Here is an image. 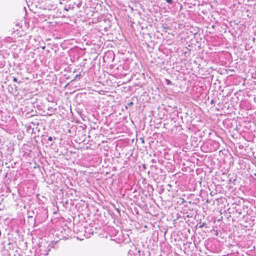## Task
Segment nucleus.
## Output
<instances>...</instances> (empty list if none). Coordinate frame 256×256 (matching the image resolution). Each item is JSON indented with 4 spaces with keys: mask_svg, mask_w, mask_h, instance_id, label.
<instances>
[{
    "mask_svg": "<svg viewBox=\"0 0 256 256\" xmlns=\"http://www.w3.org/2000/svg\"><path fill=\"white\" fill-rule=\"evenodd\" d=\"M152 162L153 163L156 162V160H152Z\"/></svg>",
    "mask_w": 256,
    "mask_h": 256,
    "instance_id": "obj_16",
    "label": "nucleus"
},
{
    "mask_svg": "<svg viewBox=\"0 0 256 256\" xmlns=\"http://www.w3.org/2000/svg\"><path fill=\"white\" fill-rule=\"evenodd\" d=\"M134 104L133 102H130L128 104V105L129 106H132Z\"/></svg>",
    "mask_w": 256,
    "mask_h": 256,
    "instance_id": "obj_10",
    "label": "nucleus"
},
{
    "mask_svg": "<svg viewBox=\"0 0 256 256\" xmlns=\"http://www.w3.org/2000/svg\"><path fill=\"white\" fill-rule=\"evenodd\" d=\"M83 72L82 74H81V78H82L83 84L89 83L92 80V72L89 70H84L82 69L81 72Z\"/></svg>",
    "mask_w": 256,
    "mask_h": 256,
    "instance_id": "obj_1",
    "label": "nucleus"
},
{
    "mask_svg": "<svg viewBox=\"0 0 256 256\" xmlns=\"http://www.w3.org/2000/svg\"><path fill=\"white\" fill-rule=\"evenodd\" d=\"M13 81L14 82H18V79L17 78H13Z\"/></svg>",
    "mask_w": 256,
    "mask_h": 256,
    "instance_id": "obj_12",
    "label": "nucleus"
},
{
    "mask_svg": "<svg viewBox=\"0 0 256 256\" xmlns=\"http://www.w3.org/2000/svg\"><path fill=\"white\" fill-rule=\"evenodd\" d=\"M165 80H166V83L167 85H171V84H172V83L171 81L170 80H169L166 79Z\"/></svg>",
    "mask_w": 256,
    "mask_h": 256,
    "instance_id": "obj_8",
    "label": "nucleus"
},
{
    "mask_svg": "<svg viewBox=\"0 0 256 256\" xmlns=\"http://www.w3.org/2000/svg\"><path fill=\"white\" fill-rule=\"evenodd\" d=\"M140 139L142 144L144 142V138H140Z\"/></svg>",
    "mask_w": 256,
    "mask_h": 256,
    "instance_id": "obj_11",
    "label": "nucleus"
},
{
    "mask_svg": "<svg viewBox=\"0 0 256 256\" xmlns=\"http://www.w3.org/2000/svg\"><path fill=\"white\" fill-rule=\"evenodd\" d=\"M164 28L165 30H167V29H168V28H166V27H164ZM165 32H166V30H165Z\"/></svg>",
    "mask_w": 256,
    "mask_h": 256,
    "instance_id": "obj_15",
    "label": "nucleus"
},
{
    "mask_svg": "<svg viewBox=\"0 0 256 256\" xmlns=\"http://www.w3.org/2000/svg\"><path fill=\"white\" fill-rule=\"evenodd\" d=\"M22 44H23V40H22Z\"/></svg>",
    "mask_w": 256,
    "mask_h": 256,
    "instance_id": "obj_18",
    "label": "nucleus"
},
{
    "mask_svg": "<svg viewBox=\"0 0 256 256\" xmlns=\"http://www.w3.org/2000/svg\"><path fill=\"white\" fill-rule=\"evenodd\" d=\"M52 138L51 136H50V137H48V140L49 141H52Z\"/></svg>",
    "mask_w": 256,
    "mask_h": 256,
    "instance_id": "obj_14",
    "label": "nucleus"
},
{
    "mask_svg": "<svg viewBox=\"0 0 256 256\" xmlns=\"http://www.w3.org/2000/svg\"><path fill=\"white\" fill-rule=\"evenodd\" d=\"M167 3L172 4L173 2V0H164Z\"/></svg>",
    "mask_w": 256,
    "mask_h": 256,
    "instance_id": "obj_9",
    "label": "nucleus"
},
{
    "mask_svg": "<svg viewBox=\"0 0 256 256\" xmlns=\"http://www.w3.org/2000/svg\"><path fill=\"white\" fill-rule=\"evenodd\" d=\"M143 166V167H144V168H146V166H145V164H143V166Z\"/></svg>",
    "mask_w": 256,
    "mask_h": 256,
    "instance_id": "obj_17",
    "label": "nucleus"
},
{
    "mask_svg": "<svg viewBox=\"0 0 256 256\" xmlns=\"http://www.w3.org/2000/svg\"><path fill=\"white\" fill-rule=\"evenodd\" d=\"M215 101L214 100H212L210 101L211 104H214V103Z\"/></svg>",
    "mask_w": 256,
    "mask_h": 256,
    "instance_id": "obj_13",
    "label": "nucleus"
},
{
    "mask_svg": "<svg viewBox=\"0 0 256 256\" xmlns=\"http://www.w3.org/2000/svg\"><path fill=\"white\" fill-rule=\"evenodd\" d=\"M88 140H87L85 139L83 140L82 142H81V151L88 149V147L90 145L88 143Z\"/></svg>",
    "mask_w": 256,
    "mask_h": 256,
    "instance_id": "obj_5",
    "label": "nucleus"
},
{
    "mask_svg": "<svg viewBox=\"0 0 256 256\" xmlns=\"http://www.w3.org/2000/svg\"><path fill=\"white\" fill-rule=\"evenodd\" d=\"M18 45L16 44H13L11 46V48L14 50H16L18 48Z\"/></svg>",
    "mask_w": 256,
    "mask_h": 256,
    "instance_id": "obj_7",
    "label": "nucleus"
},
{
    "mask_svg": "<svg viewBox=\"0 0 256 256\" xmlns=\"http://www.w3.org/2000/svg\"><path fill=\"white\" fill-rule=\"evenodd\" d=\"M104 61L106 60H108V58L111 60L112 61H113L114 58V54L112 52H108L104 56Z\"/></svg>",
    "mask_w": 256,
    "mask_h": 256,
    "instance_id": "obj_4",
    "label": "nucleus"
},
{
    "mask_svg": "<svg viewBox=\"0 0 256 256\" xmlns=\"http://www.w3.org/2000/svg\"><path fill=\"white\" fill-rule=\"evenodd\" d=\"M57 11L58 16L64 18L66 16L64 14H62V12H66L68 11V10L66 8H64L62 6H60V8H58Z\"/></svg>",
    "mask_w": 256,
    "mask_h": 256,
    "instance_id": "obj_3",
    "label": "nucleus"
},
{
    "mask_svg": "<svg viewBox=\"0 0 256 256\" xmlns=\"http://www.w3.org/2000/svg\"><path fill=\"white\" fill-rule=\"evenodd\" d=\"M84 228L85 229L84 230V236L85 238H89L90 237L91 234H92V230L90 227L86 226H84Z\"/></svg>",
    "mask_w": 256,
    "mask_h": 256,
    "instance_id": "obj_2",
    "label": "nucleus"
},
{
    "mask_svg": "<svg viewBox=\"0 0 256 256\" xmlns=\"http://www.w3.org/2000/svg\"><path fill=\"white\" fill-rule=\"evenodd\" d=\"M81 66H82V65L81 64ZM82 66L84 67V68L85 69V70H88V69L90 68V64H89L86 63H84Z\"/></svg>",
    "mask_w": 256,
    "mask_h": 256,
    "instance_id": "obj_6",
    "label": "nucleus"
}]
</instances>
